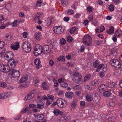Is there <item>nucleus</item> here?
<instances>
[{
  "label": "nucleus",
  "mask_w": 122,
  "mask_h": 122,
  "mask_svg": "<svg viewBox=\"0 0 122 122\" xmlns=\"http://www.w3.org/2000/svg\"><path fill=\"white\" fill-rule=\"evenodd\" d=\"M23 51L26 53L30 52L31 49V44L27 42H25L22 45V47Z\"/></svg>",
  "instance_id": "f257e3e1"
},
{
  "label": "nucleus",
  "mask_w": 122,
  "mask_h": 122,
  "mask_svg": "<svg viewBox=\"0 0 122 122\" xmlns=\"http://www.w3.org/2000/svg\"><path fill=\"white\" fill-rule=\"evenodd\" d=\"M42 53H43L42 47L39 44L36 45L34 48V55L37 56L38 55L41 54Z\"/></svg>",
  "instance_id": "f03ea898"
},
{
  "label": "nucleus",
  "mask_w": 122,
  "mask_h": 122,
  "mask_svg": "<svg viewBox=\"0 0 122 122\" xmlns=\"http://www.w3.org/2000/svg\"><path fill=\"white\" fill-rule=\"evenodd\" d=\"M56 103L58 106L61 108L65 107L67 106V102L64 99L61 98H59Z\"/></svg>",
  "instance_id": "7ed1b4c3"
},
{
  "label": "nucleus",
  "mask_w": 122,
  "mask_h": 122,
  "mask_svg": "<svg viewBox=\"0 0 122 122\" xmlns=\"http://www.w3.org/2000/svg\"><path fill=\"white\" fill-rule=\"evenodd\" d=\"M82 40L84 41L85 44L86 46H89L92 43V38L89 35H86L83 38Z\"/></svg>",
  "instance_id": "20e7f679"
},
{
  "label": "nucleus",
  "mask_w": 122,
  "mask_h": 122,
  "mask_svg": "<svg viewBox=\"0 0 122 122\" xmlns=\"http://www.w3.org/2000/svg\"><path fill=\"white\" fill-rule=\"evenodd\" d=\"M111 64L114 67L119 68L121 67V64L120 62L117 59H112L110 61Z\"/></svg>",
  "instance_id": "39448f33"
},
{
  "label": "nucleus",
  "mask_w": 122,
  "mask_h": 122,
  "mask_svg": "<svg viewBox=\"0 0 122 122\" xmlns=\"http://www.w3.org/2000/svg\"><path fill=\"white\" fill-rule=\"evenodd\" d=\"M10 75H11L14 78H18L20 75V72L18 71L13 69H11L10 71Z\"/></svg>",
  "instance_id": "423d86ee"
},
{
  "label": "nucleus",
  "mask_w": 122,
  "mask_h": 122,
  "mask_svg": "<svg viewBox=\"0 0 122 122\" xmlns=\"http://www.w3.org/2000/svg\"><path fill=\"white\" fill-rule=\"evenodd\" d=\"M65 29H63L61 26H55L53 28V30L56 34H59L63 33Z\"/></svg>",
  "instance_id": "0eeeda50"
},
{
  "label": "nucleus",
  "mask_w": 122,
  "mask_h": 122,
  "mask_svg": "<svg viewBox=\"0 0 122 122\" xmlns=\"http://www.w3.org/2000/svg\"><path fill=\"white\" fill-rule=\"evenodd\" d=\"M14 56V54L11 51H10L7 52V55L5 56V59L7 60L8 58L9 60L12 59L13 57Z\"/></svg>",
  "instance_id": "6e6552de"
},
{
  "label": "nucleus",
  "mask_w": 122,
  "mask_h": 122,
  "mask_svg": "<svg viewBox=\"0 0 122 122\" xmlns=\"http://www.w3.org/2000/svg\"><path fill=\"white\" fill-rule=\"evenodd\" d=\"M8 64H10L11 66V69H13L15 66L16 62L14 59H11L8 60Z\"/></svg>",
  "instance_id": "1a4fd4ad"
},
{
  "label": "nucleus",
  "mask_w": 122,
  "mask_h": 122,
  "mask_svg": "<svg viewBox=\"0 0 122 122\" xmlns=\"http://www.w3.org/2000/svg\"><path fill=\"white\" fill-rule=\"evenodd\" d=\"M43 53L46 54V52L49 53L51 50V49L48 45H44L42 47Z\"/></svg>",
  "instance_id": "9d476101"
},
{
  "label": "nucleus",
  "mask_w": 122,
  "mask_h": 122,
  "mask_svg": "<svg viewBox=\"0 0 122 122\" xmlns=\"http://www.w3.org/2000/svg\"><path fill=\"white\" fill-rule=\"evenodd\" d=\"M100 83V81L99 79H96L90 82V84L95 86H97Z\"/></svg>",
  "instance_id": "9b49d317"
},
{
  "label": "nucleus",
  "mask_w": 122,
  "mask_h": 122,
  "mask_svg": "<svg viewBox=\"0 0 122 122\" xmlns=\"http://www.w3.org/2000/svg\"><path fill=\"white\" fill-rule=\"evenodd\" d=\"M105 29V28L103 26L97 27L95 30L96 32L98 33L102 32Z\"/></svg>",
  "instance_id": "f8f14e48"
},
{
  "label": "nucleus",
  "mask_w": 122,
  "mask_h": 122,
  "mask_svg": "<svg viewBox=\"0 0 122 122\" xmlns=\"http://www.w3.org/2000/svg\"><path fill=\"white\" fill-rule=\"evenodd\" d=\"M4 38L5 41H9L11 39L12 36L10 34L8 33L6 34H5Z\"/></svg>",
  "instance_id": "ddd939ff"
},
{
  "label": "nucleus",
  "mask_w": 122,
  "mask_h": 122,
  "mask_svg": "<svg viewBox=\"0 0 122 122\" xmlns=\"http://www.w3.org/2000/svg\"><path fill=\"white\" fill-rule=\"evenodd\" d=\"M5 68L4 69V71L3 72H5V73H7L9 72V74L10 75V71L11 70V68H10L7 65H5L4 67Z\"/></svg>",
  "instance_id": "4468645a"
},
{
  "label": "nucleus",
  "mask_w": 122,
  "mask_h": 122,
  "mask_svg": "<svg viewBox=\"0 0 122 122\" xmlns=\"http://www.w3.org/2000/svg\"><path fill=\"white\" fill-rule=\"evenodd\" d=\"M65 96L67 98L71 99L73 96L74 94L72 92H67L65 94Z\"/></svg>",
  "instance_id": "2eb2a0df"
},
{
  "label": "nucleus",
  "mask_w": 122,
  "mask_h": 122,
  "mask_svg": "<svg viewBox=\"0 0 122 122\" xmlns=\"http://www.w3.org/2000/svg\"><path fill=\"white\" fill-rule=\"evenodd\" d=\"M37 107L38 108L42 109L44 107V103L41 101H40L37 102Z\"/></svg>",
  "instance_id": "dca6fc26"
},
{
  "label": "nucleus",
  "mask_w": 122,
  "mask_h": 122,
  "mask_svg": "<svg viewBox=\"0 0 122 122\" xmlns=\"http://www.w3.org/2000/svg\"><path fill=\"white\" fill-rule=\"evenodd\" d=\"M107 86L104 84H102L98 87V89L100 91H104L107 88Z\"/></svg>",
  "instance_id": "f3484780"
},
{
  "label": "nucleus",
  "mask_w": 122,
  "mask_h": 122,
  "mask_svg": "<svg viewBox=\"0 0 122 122\" xmlns=\"http://www.w3.org/2000/svg\"><path fill=\"white\" fill-rule=\"evenodd\" d=\"M114 28L112 26H111L110 27L109 30H108L107 32V33L110 34H112L114 33Z\"/></svg>",
  "instance_id": "a211bd4d"
},
{
  "label": "nucleus",
  "mask_w": 122,
  "mask_h": 122,
  "mask_svg": "<svg viewBox=\"0 0 122 122\" xmlns=\"http://www.w3.org/2000/svg\"><path fill=\"white\" fill-rule=\"evenodd\" d=\"M122 35V31L119 30H117L115 33V36L117 37H120Z\"/></svg>",
  "instance_id": "6ab92c4d"
},
{
  "label": "nucleus",
  "mask_w": 122,
  "mask_h": 122,
  "mask_svg": "<svg viewBox=\"0 0 122 122\" xmlns=\"http://www.w3.org/2000/svg\"><path fill=\"white\" fill-rule=\"evenodd\" d=\"M34 36L35 38L37 40H39L42 37L41 34L40 33H36Z\"/></svg>",
  "instance_id": "aec40b11"
},
{
  "label": "nucleus",
  "mask_w": 122,
  "mask_h": 122,
  "mask_svg": "<svg viewBox=\"0 0 122 122\" xmlns=\"http://www.w3.org/2000/svg\"><path fill=\"white\" fill-rule=\"evenodd\" d=\"M41 62L40 60L39 59H36L35 60L34 63L36 65V67L37 68H40L39 65Z\"/></svg>",
  "instance_id": "412c9836"
},
{
  "label": "nucleus",
  "mask_w": 122,
  "mask_h": 122,
  "mask_svg": "<svg viewBox=\"0 0 122 122\" xmlns=\"http://www.w3.org/2000/svg\"><path fill=\"white\" fill-rule=\"evenodd\" d=\"M103 95L105 97H109L111 96L112 93L109 91H106L103 93Z\"/></svg>",
  "instance_id": "4be33fe9"
},
{
  "label": "nucleus",
  "mask_w": 122,
  "mask_h": 122,
  "mask_svg": "<svg viewBox=\"0 0 122 122\" xmlns=\"http://www.w3.org/2000/svg\"><path fill=\"white\" fill-rule=\"evenodd\" d=\"M34 94H30L27 96H26L25 98L24 99L25 100H28L31 99L33 97Z\"/></svg>",
  "instance_id": "5701e85b"
},
{
  "label": "nucleus",
  "mask_w": 122,
  "mask_h": 122,
  "mask_svg": "<svg viewBox=\"0 0 122 122\" xmlns=\"http://www.w3.org/2000/svg\"><path fill=\"white\" fill-rule=\"evenodd\" d=\"M11 48L14 50H17L19 48V45L18 43L17 45H14V44H11L10 46Z\"/></svg>",
  "instance_id": "b1692460"
},
{
  "label": "nucleus",
  "mask_w": 122,
  "mask_h": 122,
  "mask_svg": "<svg viewBox=\"0 0 122 122\" xmlns=\"http://www.w3.org/2000/svg\"><path fill=\"white\" fill-rule=\"evenodd\" d=\"M36 117V118L38 120H41L44 117V116L42 114L37 115Z\"/></svg>",
  "instance_id": "393cba45"
},
{
  "label": "nucleus",
  "mask_w": 122,
  "mask_h": 122,
  "mask_svg": "<svg viewBox=\"0 0 122 122\" xmlns=\"http://www.w3.org/2000/svg\"><path fill=\"white\" fill-rule=\"evenodd\" d=\"M28 78L27 75L23 76L20 80V81L21 83H23L26 81Z\"/></svg>",
  "instance_id": "a878e982"
},
{
  "label": "nucleus",
  "mask_w": 122,
  "mask_h": 122,
  "mask_svg": "<svg viewBox=\"0 0 122 122\" xmlns=\"http://www.w3.org/2000/svg\"><path fill=\"white\" fill-rule=\"evenodd\" d=\"M86 99L88 102H90L92 100V96L91 95H88L86 96Z\"/></svg>",
  "instance_id": "bb28decb"
},
{
  "label": "nucleus",
  "mask_w": 122,
  "mask_h": 122,
  "mask_svg": "<svg viewBox=\"0 0 122 122\" xmlns=\"http://www.w3.org/2000/svg\"><path fill=\"white\" fill-rule=\"evenodd\" d=\"M9 93L8 92L7 93H1L0 94V98L1 99H5L8 97L7 94Z\"/></svg>",
  "instance_id": "cd10ccee"
},
{
  "label": "nucleus",
  "mask_w": 122,
  "mask_h": 122,
  "mask_svg": "<svg viewBox=\"0 0 122 122\" xmlns=\"http://www.w3.org/2000/svg\"><path fill=\"white\" fill-rule=\"evenodd\" d=\"M99 64V61L96 60L93 63V67L94 68H97L98 67Z\"/></svg>",
  "instance_id": "c85d7f7f"
},
{
  "label": "nucleus",
  "mask_w": 122,
  "mask_h": 122,
  "mask_svg": "<svg viewBox=\"0 0 122 122\" xmlns=\"http://www.w3.org/2000/svg\"><path fill=\"white\" fill-rule=\"evenodd\" d=\"M42 86L45 90H47L49 89L48 86H47L46 82H43L42 84Z\"/></svg>",
  "instance_id": "c756f323"
},
{
  "label": "nucleus",
  "mask_w": 122,
  "mask_h": 122,
  "mask_svg": "<svg viewBox=\"0 0 122 122\" xmlns=\"http://www.w3.org/2000/svg\"><path fill=\"white\" fill-rule=\"evenodd\" d=\"M61 2L62 5L63 6H66L68 4L67 0H61Z\"/></svg>",
  "instance_id": "7c9ffc66"
},
{
  "label": "nucleus",
  "mask_w": 122,
  "mask_h": 122,
  "mask_svg": "<svg viewBox=\"0 0 122 122\" xmlns=\"http://www.w3.org/2000/svg\"><path fill=\"white\" fill-rule=\"evenodd\" d=\"M91 75L90 74H88L86 75L84 77V81L85 82L89 80L90 78Z\"/></svg>",
  "instance_id": "2f4dec72"
},
{
  "label": "nucleus",
  "mask_w": 122,
  "mask_h": 122,
  "mask_svg": "<svg viewBox=\"0 0 122 122\" xmlns=\"http://www.w3.org/2000/svg\"><path fill=\"white\" fill-rule=\"evenodd\" d=\"M53 113L55 115L57 116L59 114L61 115H62L61 112L60 110L57 109L53 111Z\"/></svg>",
  "instance_id": "473e14b6"
},
{
  "label": "nucleus",
  "mask_w": 122,
  "mask_h": 122,
  "mask_svg": "<svg viewBox=\"0 0 122 122\" xmlns=\"http://www.w3.org/2000/svg\"><path fill=\"white\" fill-rule=\"evenodd\" d=\"M111 54L114 56H116L117 54V51L115 49H113L111 50Z\"/></svg>",
  "instance_id": "72a5a7b5"
},
{
  "label": "nucleus",
  "mask_w": 122,
  "mask_h": 122,
  "mask_svg": "<svg viewBox=\"0 0 122 122\" xmlns=\"http://www.w3.org/2000/svg\"><path fill=\"white\" fill-rule=\"evenodd\" d=\"M77 103V101L76 100L73 101L72 102L71 105L72 108H74L76 107Z\"/></svg>",
  "instance_id": "f704fd0d"
},
{
  "label": "nucleus",
  "mask_w": 122,
  "mask_h": 122,
  "mask_svg": "<svg viewBox=\"0 0 122 122\" xmlns=\"http://www.w3.org/2000/svg\"><path fill=\"white\" fill-rule=\"evenodd\" d=\"M60 85L63 88H66L67 87L68 85L65 82H62L60 84Z\"/></svg>",
  "instance_id": "c9c22d12"
},
{
  "label": "nucleus",
  "mask_w": 122,
  "mask_h": 122,
  "mask_svg": "<svg viewBox=\"0 0 122 122\" xmlns=\"http://www.w3.org/2000/svg\"><path fill=\"white\" fill-rule=\"evenodd\" d=\"M72 38L70 36H68L67 38V41L69 42H72Z\"/></svg>",
  "instance_id": "e433bc0d"
},
{
  "label": "nucleus",
  "mask_w": 122,
  "mask_h": 122,
  "mask_svg": "<svg viewBox=\"0 0 122 122\" xmlns=\"http://www.w3.org/2000/svg\"><path fill=\"white\" fill-rule=\"evenodd\" d=\"M5 65H4L3 64H0V71L3 72L4 71V69L5 68L4 67Z\"/></svg>",
  "instance_id": "4c0bfd02"
},
{
  "label": "nucleus",
  "mask_w": 122,
  "mask_h": 122,
  "mask_svg": "<svg viewBox=\"0 0 122 122\" xmlns=\"http://www.w3.org/2000/svg\"><path fill=\"white\" fill-rule=\"evenodd\" d=\"M5 44L3 41H0V49H3L4 47Z\"/></svg>",
  "instance_id": "58836bf2"
},
{
  "label": "nucleus",
  "mask_w": 122,
  "mask_h": 122,
  "mask_svg": "<svg viewBox=\"0 0 122 122\" xmlns=\"http://www.w3.org/2000/svg\"><path fill=\"white\" fill-rule=\"evenodd\" d=\"M108 86L110 87H113L115 86V83L113 82H110L108 84Z\"/></svg>",
  "instance_id": "ea45409f"
},
{
  "label": "nucleus",
  "mask_w": 122,
  "mask_h": 122,
  "mask_svg": "<svg viewBox=\"0 0 122 122\" xmlns=\"http://www.w3.org/2000/svg\"><path fill=\"white\" fill-rule=\"evenodd\" d=\"M98 74L100 77L101 78L103 77L105 75L104 73L102 71L100 72Z\"/></svg>",
  "instance_id": "a19ab883"
},
{
  "label": "nucleus",
  "mask_w": 122,
  "mask_h": 122,
  "mask_svg": "<svg viewBox=\"0 0 122 122\" xmlns=\"http://www.w3.org/2000/svg\"><path fill=\"white\" fill-rule=\"evenodd\" d=\"M74 13L73 10L71 9H68L67 12V13L69 15L72 14Z\"/></svg>",
  "instance_id": "79ce46f5"
},
{
  "label": "nucleus",
  "mask_w": 122,
  "mask_h": 122,
  "mask_svg": "<svg viewBox=\"0 0 122 122\" xmlns=\"http://www.w3.org/2000/svg\"><path fill=\"white\" fill-rule=\"evenodd\" d=\"M115 104V102L112 101L109 102V105L110 107H113L114 106Z\"/></svg>",
  "instance_id": "37998d69"
},
{
  "label": "nucleus",
  "mask_w": 122,
  "mask_h": 122,
  "mask_svg": "<svg viewBox=\"0 0 122 122\" xmlns=\"http://www.w3.org/2000/svg\"><path fill=\"white\" fill-rule=\"evenodd\" d=\"M48 98L52 101V102L54 99V97L53 96L50 95H47Z\"/></svg>",
  "instance_id": "c03bdc74"
},
{
  "label": "nucleus",
  "mask_w": 122,
  "mask_h": 122,
  "mask_svg": "<svg viewBox=\"0 0 122 122\" xmlns=\"http://www.w3.org/2000/svg\"><path fill=\"white\" fill-rule=\"evenodd\" d=\"M7 85L4 82H2L0 83V86L3 87H5L7 86Z\"/></svg>",
  "instance_id": "a18cd8bd"
},
{
  "label": "nucleus",
  "mask_w": 122,
  "mask_h": 122,
  "mask_svg": "<svg viewBox=\"0 0 122 122\" xmlns=\"http://www.w3.org/2000/svg\"><path fill=\"white\" fill-rule=\"evenodd\" d=\"M30 109V108L28 107H26L25 109H23L21 111V112L22 113H25L27 111L29 110Z\"/></svg>",
  "instance_id": "49530a36"
},
{
  "label": "nucleus",
  "mask_w": 122,
  "mask_h": 122,
  "mask_svg": "<svg viewBox=\"0 0 122 122\" xmlns=\"http://www.w3.org/2000/svg\"><path fill=\"white\" fill-rule=\"evenodd\" d=\"M88 19H89V21L90 22H92L93 19V16L92 15H90L89 16Z\"/></svg>",
  "instance_id": "de8ad7c7"
},
{
  "label": "nucleus",
  "mask_w": 122,
  "mask_h": 122,
  "mask_svg": "<svg viewBox=\"0 0 122 122\" xmlns=\"http://www.w3.org/2000/svg\"><path fill=\"white\" fill-rule=\"evenodd\" d=\"M61 43L62 45H65L66 43V41L64 38H61L60 40Z\"/></svg>",
  "instance_id": "09e8293b"
},
{
  "label": "nucleus",
  "mask_w": 122,
  "mask_h": 122,
  "mask_svg": "<svg viewBox=\"0 0 122 122\" xmlns=\"http://www.w3.org/2000/svg\"><path fill=\"white\" fill-rule=\"evenodd\" d=\"M42 3V2L41 0H38L36 3L37 5L40 7L41 6Z\"/></svg>",
  "instance_id": "8fccbe9b"
},
{
  "label": "nucleus",
  "mask_w": 122,
  "mask_h": 122,
  "mask_svg": "<svg viewBox=\"0 0 122 122\" xmlns=\"http://www.w3.org/2000/svg\"><path fill=\"white\" fill-rule=\"evenodd\" d=\"M76 28L75 27H73L70 30V33H73L76 31Z\"/></svg>",
  "instance_id": "3c124183"
},
{
  "label": "nucleus",
  "mask_w": 122,
  "mask_h": 122,
  "mask_svg": "<svg viewBox=\"0 0 122 122\" xmlns=\"http://www.w3.org/2000/svg\"><path fill=\"white\" fill-rule=\"evenodd\" d=\"M65 60V58L64 56H61L59 57L57 59V60L58 61L61 60L62 61H64Z\"/></svg>",
  "instance_id": "603ef678"
},
{
  "label": "nucleus",
  "mask_w": 122,
  "mask_h": 122,
  "mask_svg": "<svg viewBox=\"0 0 122 122\" xmlns=\"http://www.w3.org/2000/svg\"><path fill=\"white\" fill-rule=\"evenodd\" d=\"M109 10L110 11H112L114 10V8L113 5L111 4L109 6Z\"/></svg>",
  "instance_id": "864d4df0"
},
{
  "label": "nucleus",
  "mask_w": 122,
  "mask_h": 122,
  "mask_svg": "<svg viewBox=\"0 0 122 122\" xmlns=\"http://www.w3.org/2000/svg\"><path fill=\"white\" fill-rule=\"evenodd\" d=\"M9 22H7L6 24H5L4 25L1 26H0V28L1 29H3L6 26H7L9 25Z\"/></svg>",
  "instance_id": "5fc2aeb1"
},
{
  "label": "nucleus",
  "mask_w": 122,
  "mask_h": 122,
  "mask_svg": "<svg viewBox=\"0 0 122 122\" xmlns=\"http://www.w3.org/2000/svg\"><path fill=\"white\" fill-rule=\"evenodd\" d=\"M70 119V117L69 116H65L63 118V120L66 121L69 120Z\"/></svg>",
  "instance_id": "6e6d98bb"
},
{
  "label": "nucleus",
  "mask_w": 122,
  "mask_h": 122,
  "mask_svg": "<svg viewBox=\"0 0 122 122\" xmlns=\"http://www.w3.org/2000/svg\"><path fill=\"white\" fill-rule=\"evenodd\" d=\"M54 86L55 87H57L58 86V83L57 81L55 79H54Z\"/></svg>",
  "instance_id": "4d7b16f0"
},
{
  "label": "nucleus",
  "mask_w": 122,
  "mask_h": 122,
  "mask_svg": "<svg viewBox=\"0 0 122 122\" xmlns=\"http://www.w3.org/2000/svg\"><path fill=\"white\" fill-rule=\"evenodd\" d=\"M80 104L82 106H85V102L84 101H81L80 102Z\"/></svg>",
  "instance_id": "13d9d810"
},
{
  "label": "nucleus",
  "mask_w": 122,
  "mask_h": 122,
  "mask_svg": "<svg viewBox=\"0 0 122 122\" xmlns=\"http://www.w3.org/2000/svg\"><path fill=\"white\" fill-rule=\"evenodd\" d=\"M27 32H23V36L25 38H26L27 37V36L28 35Z\"/></svg>",
  "instance_id": "bf43d9fd"
},
{
  "label": "nucleus",
  "mask_w": 122,
  "mask_h": 122,
  "mask_svg": "<svg viewBox=\"0 0 122 122\" xmlns=\"http://www.w3.org/2000/svg\"><path fill=\"white\" fill-rule=\"evenodd\" d=\"M39 79L38 78H34V82L35 83H37L38 82Z\"/></svg>",
  "instance_id": "052dcab7"
},
{
  "label": "nucleus",
  "mask_w": 122,
  "mask_h": 122,
  "mask_svg": "<svg viewBox=\"0 0 122 122\" xmlns=\"http://www.w3.org/2000/svg\"><path fill=\"white\" fill-rule=\"evenodd\" d=\"M53 19L49 20L47 23V25H49L51 24L53 21Z\"/></svg>",
  "instance_id": "680f3d73"
},
{
  "label": "nucleus",
  "mask_w": 122,
  "mask_h": 122,
  "mask_svg": "<svg viewBox=\"0 0 122 122\" xmlns=\"http://www.w3.org/2000/svg\"><path fill=\"white\" fill-rule=\"evenodd\" d=\"M21 116L20 115H18L14 119L15 120H18L21 118Z\"/></svg>",
  "instance_id": "e2e57ef3"
},
{
  "label": "nucleus",
  "mask_w": 122,
  "mask_h": 122,
  "mask_svg": "<svg viewBox=\"0 0 122 122\" xmlns=\"http://www.w3.org/2000/svg\"><path fill=\"white\" fill-rule=\"evenodd\" d=\"M49 64L50 66H52L54 64V62L53 60H51L49 61Z\"/></svg>",
  "instance_id": "0e129e2a"
},
{
  "label": "nucleus",
  "mask_w": 122,
  "mask_h": 122,
  "mask_svg": "<svg viewBox=\"0 0 122 122\" xmlns=\"http://www.w3.org/2000/svg\"><path fill=\"white\" fill-rule=\"evenodd\" d=\"M87 10L89 12H91L92 10V7L91 6H88L87 7Z\"/></svg>",
  "instance_id": "69168bd1"
},
{
  "label": "nucleus",
  "mask_w": 122,
  "mask_h": 122,
  "mask_svg": "<svg viewBox=\"0 0 122 122\" xmlns=\"http://www.w3.org/2000/svg\"><path fill=\"white\" fill-rule=\"evenodd\" d=\"M13 25L15 27L17 25V20H15L13 22Z\"/></svg>",
  "instance_id": "338daca9"
},
{
  "label": "nucleus",
  "mask_w": 122,
  "mask_h": 122,
  "mask_svg": "<svg viewBox=\"0 0 122 122\" xmlns=\"http://www.w3.org/2000/svg\"><path fill=\"white\" fill-rule=\"evenodd\" d=\"M89 23V20H84L83 22V24L85 25H87Z\"/></svg>",
  "instance_id": "774afa93"
}]
</instances>
